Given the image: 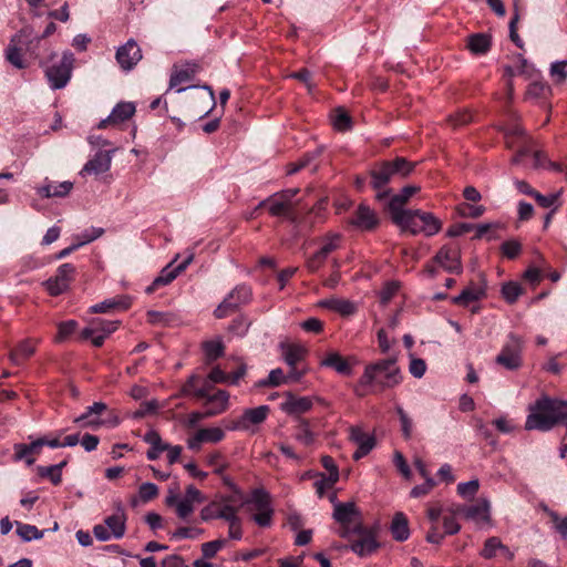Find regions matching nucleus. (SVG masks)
Wrapping results in <instances>:
<instances>
[{
    "instance_id": "nucleus-8",
    "label": "nucleus",
    "mask_w": 567,
    "mask_h": 567,
    "mask_svg": "<svg viewBox=\"0 0 567 567\" xmlns=\"http://www.w3.org/2000/svg\"><path fill=\"white\" fill-rule=\"evenodd\" d=\"M252 297V292L249 286L238 285L236 286L217 306L214 315L218 319L228 317L235 312L240 306L247 305Z\"/></svg>"
},
{
    "instance_id": "nucleus-12",
    "label": "nucleus",
    "mask_w": 567,
    "mask_h": 567,
    "mask_svg": "<svg viewBox=\"0 0 567 567\" xmlns=\"http://www.w3.org/2000/svg\"><path fill=\"white\" fill-rule=\"evenodd\" d=\"M120 321L95 319L90 327L81 331L83 340H91L93 346L101 347L104 340L118 328Z\"/></svg>"
},
{
    "instance_id": "nucleus-13",
    "label": "nucleus",
    "mask_w": 567,
    "mask_h": 567,
    "mask_svg": "<svg viewBox=\"0 0 567 567\" xmlns=\"http://www.w3.org/2000/svg\"><path fill=\"white\" fill-rule=\"evenodd\" d=\"M539 72L535 66L529 63L522 54L515 56L514 65L504 66V76L507 79V99L511 101L514 94L513 78L516 75H524L527 79L536 78Z\"/></svg>"
},
{
    "instance_id": "nucleus-1",
    "label": "nucleus",
    "mask_w": 567,
    "mask_h": 567,
    "mask_svg": "<svg viewBox=\"0 0 567 567\" xmlns=\"http://www.w3.org/2000/svg\"><path fill=\"white\" fill-rule=\"evenodd\" d=\"M402 380L396 358L380 359L364 367L362 375L354 385V393L358 396L380 393L398 386Z\"/></svg>"
},
{
    "instance_id": "nucleus-24",
    "label": "nucleus",
    "mask_w": 567,
    "mask_h": 567,
    "mask_svg": "<svg viewBox=\"0 0 567 567\" xmlns=\"http://www.w3.org/2000/svg\"><path fill=\"white\" fill-rule=\"evenodd\" d=\"M313 401L310 396H297L291 392H286L285 400L279 404V409L291 416H299L310 411Z\"/></svg>"
},
{
    "instance_id": "nucleus-32",
    "label": "nucleus",
    "mask_w": 567,
    "mask_h": 567,
    "mask_svg": "<svg viewBox=\"0 0 567 567\" xmlns=\"http://www.w3.org/2000/svg\"><path fill=\"white\" fill-rule=\"evenodd\" d=\"M489 502L480 499L476 504L462 508L461 513L466 519L476 524H486L489 522Z\"/></svg>"
},
{
    "instance_id": "nucleus-33",
    "label": "nucleus",
    "mask_w": 567,
    "mask_h": 567,
    "mask_svg": "<svg viewBox=\"0 0 567 567\" xmlns=\"http://www.w3.org/2000/svg\"><path fill=\"white\" fill-rule=\"evenodd\" d=\"M41 449L42 443H40L39 439L32 441L30 444L17 443L13 445V461H24L27 465L31 466L35 462V458L32 457V455L40 454Z\"/></svg>"
},
{
    "instance_id": "nucleus-48",
    "label": "nucleus",
    "mask_w": 567,
    "mask_h": 567,
    "mask_svg": "<svg viewBox=\"0 0 567 567\" xmlns=\"http://www.w3.org/2000/svg\"><path fill=\"white\" fill-rule=\"evenodd\" d=\"M206 464L214 468V473L221 475L228 467L225 455L219 451H214L206 455Z\"/></svg>"
},
{
    "instance_id": "nucleus-52",
    "label": "nucleus",
    "mask_w": 567,
    "mask_h": 567,
    "mask_svg": "<svg viewBox=\"0 0 567 567\" xmlns=\"http://www.w3.org/2000/svg\"><path fill=\"white\" fill-rule=\"evenodd\" d=\"M499 224H480L475 228V237L478 239L485 238L494 240L498 238Z\"/></svg>"
},
{
    "instance_id": "nucleus-50",
    "label": "nucleus",
    "mask_w": 567,
    "mask_h": 567,
    "mask_svg": "<svg viewBox=\"0 0 567 567\" xmlns=\"http://www.w3.org/2000/svg\"><path fill=\"white\" fill-rule=\"evenodd\" d=\"M560 195H561V190H558L556 193H551L548 195H542L540 193L537 192V194H535L534 198L536 199L537 204L540 207L551 208V210H557L561 205V203L559 200Z\"/></svg>"
},
{
    "instance_id": "nucleus-18",
    "label": "nucleus",
    "mask_w": 567,
    "mask_h": 567,
    "mask_svg": "<svg viewBox=\"0 0 567 567\" xmlns=\"http://www.w3.org/2000/svg\"><path fill=\"white\" fill-rule=\"evenodd\" d=\"M238 509L228 502V498H217L204 506L200 511V519L210 522L214 519L228 520Z\"/></svg>"
},
{
    "instance_id": "nucleus-29",
    "label": "nucleus",
    "mask_w": 567,
    "mask_h": 567,
    "mask_svg": "<svg viewBox=\"0 0 567 567\" xmlns=\"http://www.w3.org/2000/svg\"><path fill=\"white\" fill-rule=\"evenodd\" d=\"M135 110L136 109L133 103L121 102L113 107L111 114L106 118L100 121V123L97 124V127L105 128L109 125L121 124V123L125 122L126 120L131 118L133 116V114L135 113Z\"/></svg>"
},
{
    "instance_id": "nucleus-19",
    "label": "nucleus",
    "mask_w": 567,
    "mask_h": 567,
    "mask_svg": "<svg viewBox=\"0 0 567 567\" xmlns=\"http://www.w3.org/2000/svg\"><path fill=\"white\" fill-rule=\"evenodd\" d=\"M353 536H358V538L351 540L350 549L360 557L371 555L379 547L375 533L371 528L362 525L359 530H353Z\"/></svg>"
},
{
    "instance_id": "nucleus-22",
    "label": "nucleus",
    "mask_w": 567,
    "mask_h": 567,
    "mask_svg": "<svg viewBox=\"0 0 567 567\" xmlns=\"http://www.w3.org/2000/svg\"><path fill=\"white\" fill-rule=\"evenodd\" d=\"M486 280L483 276H481L478 281H471L460 295L452 298V302L462 306L470 307L471 303L476 302L483 299L486 296Z\"/></svg>"
},
{
    "instance_id": "nucleus-20",
    "label": "nucleus",
    "mask_w": 567,
    "mask_h": 567,
    "mask_svg": "<svg viewBox=\"0 0 567 567\" xmlns=\"http://www.w3.org/2000/svg\"><path fill=\"white\" fill-rule=\"evenodd\" d=\"M74 274L75 267L72 264L65 262L59 266L55 276L48 279L45 282L49 293L51 296L63 293L73 280Z\"/></svg>"
},
{
    "instance_id": "nucleus-35",
    "label": "nucleus",
    "mask_w": 567,
    "mask_h": 567,
    "mask_svg": "<svg viewBox=\"0 0 567 567\" xmlns=\"http://www.w3.org/2000/svg\"><path fill=\"white\" fill-rule=\"evenodd\" d=\"M351 224L358 228L370 230L378 225V217L373 209L369 206L361 204L359 205Z\"/></svg>"
},
{
    "instance_id": "nucleus-26",
    "label": "nucleus",
    "mask_w": 567,
    "mask_h": 567,
    "mask_svg": "<svg viewBox=\"0 0 567 567\" xmlns=\"http://www.w3.org/2000/svg\"><path fill=\"white\" fill-rule=\"evenodd\" d=\"M132 306V298L127 295H118L107 298L90 307L91 313H112L127 310Z\"/></svg>"
},
{
    "instance_id": "nucleus-49",
    "label": "nucleus",
    "mask_w": 567,
    "mask_h": 567,
    "mask_svg": "<svg viewBox=\"0 0 567 567\" xmlns=\"http://www.w3.org/2000/svg\"><path fill=\"white\" fill-rule=\"evenodd\" d=\"M17 35L11 39L10 44L6 50V59L17 69H24L27 64L23 61L21 50L14 44Z\"/></svg>"
},
{
    "instance_id": "nucleus-4",
    "label": "nucleus",
    "mask_w": 567,
    "mask_h": 567,
    "mask_svg": "<svg viewBox=\"0 0 567 567\" xmlns=\"http://www.w3.org/2000/svg\"><path fill=\"white\" fill-rule=\"evenodd\" d=\"M269 411L268 405L246 409L240 415L225 421L226 430L255 434L259 426L267 420Z\"/></svg>"
},
{
    "instance_id": "nucleus-16",
    "label": "nucleus",
    "mask_w": 567,
    "mask_h": 567,
    "mask_svg": "<svg viewBox=\"0 0 567 567\" xmlns=\"http://www.w3.org/2000/svg\"><path fill=\"white\" fill-rule=\"evenodd\" d=\"M107 410V405L103 402H95L92 405H90L86 411L81 414L80 416L74 419V422L80 424L83 427H97L104 424H110L112 426H115L118 424V419L116 416H113L109 420H102L101 415L103 412Z\"/></svg>"
},
{
    "instance_id": "nucleus-60",
    "label": "nucleus",
    "mask_w": 567,
    "mask_h": 567,
    "mask_svg": "<svg viewBox=\"0 0 567 567\" xmlns=\"http://www.w3.org/2000/svg\"><path fill=\"white\" fill-rule=\"evenodd\" d=\"M532 158H533V167L534 168H543V169H556L558 171L559 169V166L553 162H550L546 154L540 152V151H536L532 154Z\"/></svg>"
},
{
    "instance_id": "nucleus-61",
    "label": "nucleus",
    "mask_w": 567,
    "mask_h": 567,
    "mask_svg": "<svg viewBox=\"0 0 567 567\" xmlns=\"http://www.w3.org/2000/svg\"><path fill=\"white\" fill-rule=\"evenodd\" d=\"M226 546L225 539H215L202 544V554L205 558H214Z\"/></svg>"
},
{
    "instance_id": "nucleus-27",
    "label": "nucleus",
    "mask_w": 567,
    "mask_h": 567,
    "mask_svg": "<svg viewBox=\"0 0 567 567\" xmlns=\"http://www.w3.org/2000/svg\"><path fill=\"white\" fill-rule=\"evenodd\" d=\"M141 55V49L134 40H128L120 47L116 52V60L123 70H131L137 64Z\"/></svg>"
},
{
    "instance_id": "nucleus-30",
    "label": "nucleus",
    "mask_w": 567,
    "mask_h": 567,
    "mask_svg": "<svg viewBox=\"0 0 567 567\" xmlns=\"http://www.w3.org/2000/svg\"><path fill=\"white\" fill-rule=\"evenodd\" d=\"M40 340L34 338H27L20 341L9 353L10 361L14 365H20L28 359H30L34 353L37 346Z\"/></svg>"
},
{
    "instance_id": "nucleus-37",
    "label": "nucleus",
    "mask_w": 567,
    "mask_h": 567,
    "mask_svg": "<svg viewBox=\"0 0 567 567\" xmlns=\"http://www.w3.org/2000/svg\"><path fill=\"white\" fill-rule=\"evenodd\" d=\"M467 49L474 55L486 54L492 47V37L487 33H474L467 38Z\"/></svg>"
},
{
    "instance_id": "nucleus-44",
    "label": "nucleus",
    "mask_w": 567,
    "mask_h": 567,
    "mask_svg": "<svg viewBox=\"0 0 567 567\" xmlns=\"http://www.w3.org/2000/svg\"><path fill=\"white\" fill-rule=\"evenodd\" d=\"M550 93V87L543 81L534 80L527 87L525 97L530 101L545 100Z\"/></svg>"
},
{
    "instance_id": "nucleus-41",
    "label": "nucleus",
    "mask_w": 567,
    "mask_h": 567,
    "mask_svg": "<svg viewBox=\"0 0 567 567\" xmlns=\"http://www.w3.org/2000/svg\"><path fill=\"white\" fill-rule=\"evenodd\" d=\"M497 550H501L507 559H512L514 557V554L505 545L502 544L498 537H489L486 539L481 551V556L489 559L496 555Z\"/></svg>"
},
{
    "instance_id": "nucleus-40",
    "label": "nucleus",
    "mask_w": 567,
    "mask_h": 567,
    "mask_svg": "<svg viewBox=\"0 0 567 567\" xmlns=\"http://www.w3.org/2000/svg\"><path fill=\"white\" fill-rule=\"evenodd\" d=\"M207 382L202 381L199 377L193 374L182 386V392L185 395H194L199 399L207 396Z\"/></svg>"
},
{
    "instance_id": "nucleus-64",
    "label": "nucleus",
    "mask_w": 567,
    "mask_h": 567,
    "mask_svg": "<svg viewBox=\"0 0 567 567\" xmlns=\"http://www.w3.org/2000/svg\"><path fill=\"white\" fill-rule=\"evenodd\" d=\"M339 244H340V236L337 235V234H333V235H329L327 236L323 241H322V245L320 247V249L318 250L321 255H323L326 258H328V256L334 251L336 249H338L339 247Z\"/></svg>"
},
{
    "instance_id": "nucleus-42",
    "label": "nucleus",
    "mask_w": 567,
    "mask_h": 567,
    "mask_svg": "<svg viewBox=\"0 0 567 567\" xmlns=\"http://www.w3.org/2000/svg\"><path fill=\"white\" fill-rule=\"evenodd\" d=\"M391 533L398 542H404L410 536L409 522L403 513H396L391 523Z\"/></svg>"
},
{
    "instance_id": "nucleus-43",
    "label": "nucleus",
    "mask_w": 567,
    "mask_h": 567,
    "mask_svg": "<svg viewBox=\"0 0 567 567\" xmlns=\"http://www.w3.org/2000/svg\"><path fill=\"white\" fill-rule=\"evenodd\" d=\"M167 504L175 507L176 515L181 519H187L194 512V504L184 496H169Z\"/></svg>"
},
{
    "instance_id": "nucleus-34",
    "label": "nucleus",
    "mask_w": 567,
    "mask_h": 567,
    "mask_svg": "<svg viewBox=\"0 0 567 567\" xmlns=\"http://www.w3.org/2000/svg\"><path fill=\"white\" fill-rule=\"evenodd\" d=\"M420 190V187L409 185L401 189V192L391 197L389 203V209L391 212L392 219H395V216L399 213H406L409 209H403L405 203Z\"/></svg>"
},
{
    "instance_id": "nucleus-62",
    "label": "nucleus",
    "mask_w": 567,
    "mask_h": 567,
    "mask_svg": "<svg viewBox=\"0 0 567 567\" xmlns=\"http://www.w3.org/2000/svg\"><path fill=\"white\" fill-rule=\"evenodd\" d=\"M480 488L478 480H471L468 482H463L457 485V493L460 496L464 498H472Z\"/></svg>"
},
{
    "instance_id": "nucleus-63",
    "label": "nucleus",
    "mask_w": 567,
    "mask_h": 567,
    "mask_svg": "<svg viewBox=\"0 0 567 567\" xmlns=\"http://www.w3.org/2000/svg\"><path fill=\"white\" fill-rule=\"evenodd\" d=\"M332 125L337 131H347L351 128V117L343 110L338 109L332 118Z\"/></svg>"
},
{
    "instance_id": "nucleus-45",
    "label": "nucleus",
    "mask_w": 567,
    "mask_h": 567,
    "mask_svg": "<svg viewBox=\"0 0 567 567\" xmlns=\"http://www.w3.org/2000/svg\"><path fill=\"white\" fill-rule=\"evenodd\" d=\"M17 525V534L24 542H31L34 539H40L44 535V530L38 529L37 526L30 524H23L20 522H16Z\"/></svg>"
},
{
    "instance_id": "nucleus-51",
    "label": "nucleus",
    "mask_w": 567,
    "mask_h": 567,
    "mask_svg": "<svg viewBox=\"0 0 567 567\" xmlns=\"http://www.w3.org/2000/svg\"><path fill=\"white\" fill-rule=\"evenodd\" d=\"M104 234V229L100 227H90L82 233L74 236L75 243L79 247H82L86 244L92 243L93 240L100 238Z\"/></svg>"
},
{
    "instance_id": "nucleus-10",
    "label": "nucleus",
    "mask_w": 567,
    "mask_h": 567,
    "mask_svg": "<svg viewBox=\"0 0 567 567\" xmlns=\"http://www.w3.org/2000/svg\"><path fill=\"white\" fill-rule=\"evenodd\" d=\"M144 442L151 445L146 455L148 460H156L161 456L162 453L166 452L168 464L175 463L182 453V447L179 445H169L164 443L155 431H150L144 435Z\"/></svg>"
},
{
    "instance_id": "nucleus-53",
    "label": "nucleus",
    "mask_w": 567,
    "mask_h": 567,
    "mask_svg": "<svg viewBox=\"0 0 567 567\" xmlns=\"http://www.w3.org/2000/svg\"><path fill=\"white\" fill-rule=\"evenodd\" d=\"M520 295H522V287L516 281H508L502 286V297L508 303L516 302Z\"/></svg>"
},
{
    "instance_id": "nucleus-11",
    "label": "nucleus",
    "mask_w": 567,
    "mask_h": 567,
    "mask_svg": "<svg viewBox=\"0 0 567 567\" xmlns=\"http://www.w3.org/2000/svg\"><path fill=\"white\" fill-rule=\"evenodd\" d=\"M125 532L124 514L121 511L107 516L103 524L94 527L93 533L101 542H106L112 538H121Z\"/></svg>"
},
{
    "instance_id": "nucleus-15",
    "label": "nucleus",
    "mask_w": 567,
    "mask_h": 567,
    "mask_svg": "<svg viewBox=\"0 0 567 567\" xmlns=\"http://www.w3.org/2000/svg\"><path fill=\"white\" fill-rule=\"evenodd\" d=\"M349 440L357 445V450L352 455L354 461H359L367 456L377 444L375 435L373 433L365 432L360 425L349 427Z\"/></svg>"
},
{
    "instance_id": "nucleus-3",
    "label": "nucleus",
    "mask_w": 567,
    "mask_h": 567,
    "mask_svg": "<svg viewBox=\"0 0 567 567\" xmlns=\"http://www.w3.org/2000/svg\"><path fill=\"white\" fill-rule=\"evenodd\" d=\"M415 164L409 162L404 157H396L393 161H385L375 165L370 171L371 185L378 190L377 198L382 199L388 196L389 192H381L395 175L405 177L412 173Z\"/></svg>"
},
{
    "instance_id": "nucleus-38",
    "label": "nucleus",
    "mask_w": 567,
    "mask_h": 567,
    "mask_svg": "<svg viewBox=\"0 0 567 567\" xmlns=\"http://www.w3.org/2000/svg\"><path fill=\"white\" fill-rule=\"evenodd\" d=\"M207 403L213 406L206 412V415H217L227 410L229 404V394L225 390H218L216 393L209 395L207 393Z\"/></svg>"
},
{
    "instance_id": "nucleus-23",
    "label": "nucleus",
    "mask_w": 567,
    "mask_h": 567,
    "mask_svg": "<svg viewBox=\"0 0 567 567\" xmlns=\"http://www.w3.org/2000/svg\"><path fill=\"white\" fill-rule=\"evenodd\" d=\"M225 439V431L218 426L202 427L192 434L187 441V447L192 451H199L204 443H219Z\"/></svg>"
},
{
    "instance_id": "nucleus-56",
    "label": "nucleus",
    "mask_w": 567,
    "mask_h": 567,
    "mask_svg": "<svg viewBox=\"0 0 567 567\" xmlns=\"http://www.w3.org/2000/svg\"><path fill=\"white\" fill-rule=\"evenodd\" d=\"M78 328V322L75 320H66L62 321L58 324V334L55 337V342H63L70 336H72Z\"/></svg>"
},
{
    "instance_id": "nucleus-21",
    "label": "nucleus",
    "mask_w": 567,
    "mask_h": 567,
    "mask_svg": "<svg viewBox=\"0 0 567 567\" xmlns=\"http://www.w3.org/2000/svg\"><path fill=\"white\" fill-rule=\"evenodd\" d=\"M198 71L199 64L193 61L175 64L169 79V89H176L177 93L184 92L187 87L181 85L192 81Z\"/></svg>"
},
{
    "instance_id": "nucleus-6",
    "label": "nucleus",
    "mask_w": 567,
    "mask_h": 567,
    "mask_svg": "<svg viewBox=\"0 0 567 567\" xmlns=\"http://www.w3.org/2000/svg\"><path fill=\"white\" fill-rule=\"evenodd\" d=\"M332 517L340 525L339 535L342 538L351 539L353 530H359L362 526L361 512L353 502L336 504Z\"/></svg>"
},
{
    "instance_id": "nucleus-25",
    "label": "nucleus",
    "mask_w": 567,
    "mask_h": 567,
    "mask_svg": "<svg viewBox=\"0 0 567 567\" xmlns=\"http://www.w3.org/2000/svg\"><path fill=\"white\" fill-rule=\"evenodd\" d=\"M355 358H344L337 351H330L320 361V367L330 368L340 375L350 377L353 373V364H355Z\"/></svg>"
},
{
    "instance_id": "nucleus-36",
    "label": "nucleus",
    "mask_w": 567,
    "mask_h": 567,
    "mask_svg": "<svg viewBox=\"0 0 567 567\" xmlns=\"http://www.w3.org/2000/svg\"><path fill=\"white\" fill-rule=\"evenodd\" d=\"M280 350L285 362L289 368H295L297 363L305 359L308 350L305 346L299 343H280Z\"/></svg>"
},
{
    "instance_id": "nucleus-2",
    "label": "nucleus",
    "mask_w": 567,
    "mask_h": 567,
    "mask_svg": "<svg viewBox=\"0 0 567 567\" xmlns=\"http://www.w3.org/2000/svg\"><path fill=\"white\" fill-rule=\"evenodd\" d=\"M393 221L403 231H408L411 235L422 234L426 237H431L442 229V221L432 213L420 209L399 213Z\"/></svg>"
},
{
    "instance_id": "nucleus-39",
    "label": "nucleus",
    "mask_w": 567,
    "mask_h": 567,
    "mask_svg": "<svg viewBox=\"0 0 567 567\" xmlns=\"http://www.w3.org/2000/svg\"><path fill=\"white\" fill-rule=\"evenodd\" d=\"M319 305L323 308L333 310L341 316H351L357 311V306L353 302L340 298L324 299L321 300Z\"/></svg>"
},
{
    "instance_id": "nucleus-9",
    "label": "nucleus",
    "mask_w": 567,
    "mask_h": 567,
    "mask_svg": "<svg viewBox=\"0 0 567 567\" xmlns=\"http://www.w3.org/2000/svg\"><path fill=\"white\" fill-rule=\"evenodd\" d=\"M523 344L522 340L512 334L508 341L503 346L495 361L506 370H518L522 367L523 359Z\"/></svg>"
},
{
    "instance_id": "nucleus-7",
    "label": "nucleus",
    "mask_w": 567,
    "mask_h": 567,
    "mask_svg": "<svg viewBox=\"0 0 567 567\" xmlns=\"http://www.w3.org/2000/svg\"><path fill=\"white\" fill-rule=\"evenodd\" d=\"M74 63V55L70 51L63 52L59 61L47 65L44 73L52 90L63 89L70 81Z\"/></svg>"
},
{
    "instance_id": "nucleus-17",
    "label": "nucleus",
    "mask_w": 567,
    "mask_h": 567,
    "mask_svg": "<svg viewBox=\"0 0 567 567\" xmlns=\"http://www.w3.org/2000/svg\"><path fill=\"white\" fill-rule=\"evenodd\" d=\"M433 261L451 274H461L463 270L461 250L456 244L444 245L436 252Z\"/></svg>"
},
{
    "instance_id": "nucleus-59",
    "label": "nucleus",
    "mask_w": 567,
    "mask_h": 567,
    "mask_svg": "<svg viewBox=\"0 0 567 567\" xmlns=\"http://www.w3.org/2000/svg\"><path fill=\"white\" fill-rule=\"evenodd\" d=\"M228 537L233 540H240L243 538L241 519L238 512L235 513L228 520Z\"/></svg>"
},
{
    "instance_id": "nucleus-47",
    "label": "nucleus",
    "mask_w": 567,
    "mask_h": 567,
    "mask_svg": "<svg viewBox=\"0 0 567 567\" xmlns=\"http://www.w3.org/2000/svg\"><path fill=\"white\" fill-rule=\"evenodd\" d=\"M202 348L208 361H214L224 354V344L220 339L205 341Z\"/></svg>"
},
{
    "instance_id": "nucleus-28",
    "label": "nucleus",
    "mask_w": 567,
    "mask_h": 567,
    "mask_svg": "<svg viewBox=\"0 0 567 567\" xmlns=\"http://www.w3.org/2000/svg\"><path fill=\"white\" fill-rule=\"evenodd\" d=\"M73 189V183L70 181L53 182L45 178L43 185L37 187V193L42 198H63L68 196Z\"/></svg>"
},
{
    "instance_id": "nucleus-5",
    "label": "nucleus",
    "mask_w": 567,
    "mask_h": 567,
    "mask_svg": "<svg viewBox=\"0 0 567 567\" xmlns=\"http://www.w3.org/2000/svg\"><path fill=\"white\" fill-rule=\"evenodd\" d=\"M248 507L251 512L252 520L262 528L270 527L274 517V506L270 494L262 489H254L248 499Z\"/></svg>"
},
{
    "instance_id": "nucleus-58",
    "label": "nucleus",
    "mask_w": 567,
    "mask_h": 567,
    "mask_svg": "<svg viewBox=\"0 0 567 567\" xmlns=\"http://www.w3.org/2000/svg\"><path fill=\"white\" fill-rule=\"evenodd\" d=\"M286 383V377L282 369L277 368L269 372L267 379H262L258 382L259 386H278Z\"/></svg>"
},
{
    "instance_id": "nucleus-46",
    "label": "nucleus",
    "mask_w": 567,
    "mask_h": 567,
    "mask_svg": "<svg viewBox=\"0 0 567 567\" xmlns=\"http://www.w3.org/2000/svg\"><path fill=\"white\" fill-rule=\"evenodd\" d=\"M204 534V529L197 526H181L171 533V539H197Z\"/></svg>"
},
{
    "instance_id": "nucleus-31",
    "label": "nucleus",
    "mask_w": 567,
    "mask_h": 567,
    "mask_svg": "<svg viewBox=\"0 0 567 567\" xmlns=\"http://www.w3.org/2000/svg\"><path fill=\"white\" fill-rule=\"evenodd\" d=\"M111 161L112 157L110 152L100 151L93 156V158L87 161V163L81 169L80 175H99L105 173L111 167Z\"/></svg>"
},
{
    "instance_id": "nucleus-54",
    "label": "nucleus",
    "mask_w": 567,
    "mask_h": 567,
    "mask_svg": "<svg viewBox=\"0 0 567 567\" xmlns=\"http://www.w3.org/2000/svg\"><path fill=\"white\" fill-rule=\"evenodd\" d=\"M549 75L555 83H564L567 80V60L553 62L549 69Z\"/></svg>"
},
{
    "instance_id": "nucleus-14",
    "label": "nucleus",
    "mask_w": 567,
    "mask_h": 567,
    "mask_svg": "<svg viewBox=\"0 0 567 567\" xmlns=\"http://www.w3.org/2000/svg\"><path fill=\"white\" fill-rule=\"evenodd\" d=\"M194 254L189 252L187 256L177 265H174L175 260L168 264L166 267L162 269L158 276H156L152 284L147 286L145 291L147 293L154 292L156 289L167 286L171 284L182 271H184L187 266L193 261Z\"/></svg>"
},
{
    "instance_id": "nucleus-57",
    "label": "nucleus",
    "mask_w": 567,
    "mask_h": 567,
    "mask_svg": "<svg viewBox=\"0 0 567 567\" xmlns=\"http://www.w3.org/2000/svg\"><path fill=\"white\" fill-rule=\"evenodd\" d=\"M267 205H268V210L272 216H281L289 208V205L287 204V202H285L278 194L270 197L267 200Z\"/></svg>"
},
{
    "instance_id": "nucleus-55",
    "label": "nucleus",
    "mask_w": 567,
    "mask_h": 567,
    "mask_svg": "<svg viewBox=\"0 0 567 567\" xmlns=\"http://www.w3.org/2000/svg\"><path fill=\"white\" fill-rule=\"evenodd\" d=\"M339 481V477L324 475L322 473L318 474V478L315 482V488L317 495L321 498L323 497L324 493L332 488V486Z\"/></svg>"
}]
</instances>
